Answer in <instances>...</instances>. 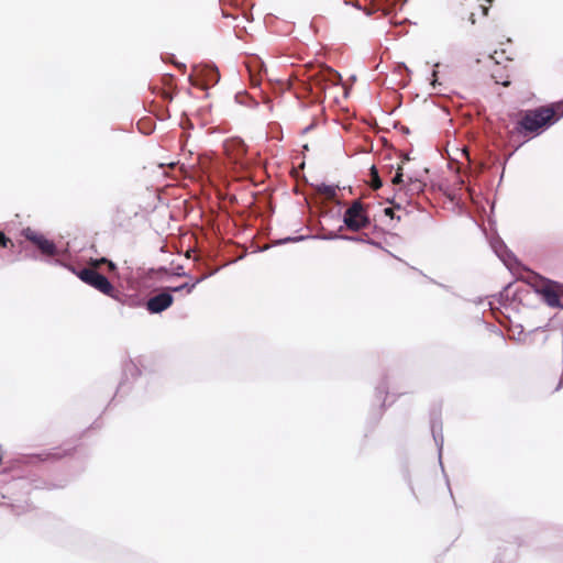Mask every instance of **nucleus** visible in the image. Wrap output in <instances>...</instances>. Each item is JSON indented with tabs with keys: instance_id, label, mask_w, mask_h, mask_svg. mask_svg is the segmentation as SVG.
<instances>
[{
	"instance_id": "1",
	"label": "nucleus",
	"mask_w": 563,
	"mask_h": 563,
	"mask_svg": "<svg viewBox=\"0 0 563 563\" xmlns=\"http://www.w3.org/2000/svg\"><path fill=\"white\" fill-rule=\"evenodd\" d=\"M21 235L29 242H31L37 250L38 254L31 255V258L35 261H42L49 265L62 266L76 275L82 283L95 288L101 294L130 307L136 306V302L132 300L128 295L118 290L109 278L99 273L97 268L76 266L69 262L70 253L69 250L59 249L56 243L47 239L43 233L37 232L30 227L22 229Z\"/></svg>"
},
{
	"instance_id": "2",
	"label": "nucleus",
	"mask_w": 563,
	"mask_h": 563,
	"mask_svg": "<svg viewBox=\"0 0 563 563\" xmlns=\"http://www.w3.org/2000/svg\"><path fill=\"white\" fill-rule=\"evenodd\" d=\"M516 115L518 119L510 134L525 139L520 145L541 135L563 117L558 103L519 110Z\"/></svg>"
},
{
	"instance_id": "3",
	"label": "nucleus",
	"mask_w": 563,
	"mask_h": 563,
	"mask_svg": "<svg viewBox=\"0 0 563 563\" xmlns=\"http://www.w3.org/2000/svg\"><path fill=\"white\" fill-rule=\"evenodd\" d=\"M341 75L329 66H318L306 73V78H298L292 85L296 97L310 103H321L325 98L328 82L338 84Z\"/></svg>"
},
{
	"instance_id": "4",
	"label": "nucleus",
	"mask_w": 563,
	"mask_h": 563,
	"mask_svg": "<svg viewBox=\"0 0 563 563\" xmlns=\"http://www.w3.org/2000/svg\"><path fill=\"white\" fill-rule=\"evenodd\" d=\"M343 225L339 228H347L350 231L357 232L371 225V219L366 211L365 205L361 200H354L343 213Z\"/></svg>"
},
{
	"instance_id": "5",
	"label": "nucleus",
	"mask_w": 563,
	"mask_h": 563,
	"mask_svg": "<svg viewBox=\"0 0 563 563\" xmlns=\"http://www.w3.org/2000/svg\"><path fill=\"white\" fill-rule=\"evenodd\" d=\"M542 300L551 308L563 309V284L544 278L536 288Z\"/></svg>"
},
{
	"instance_id": "6",
	"label": "nucleus",
	"mask_w": 563,
	"mask_h": 563,
	"mask_svg": "<svg viewBox=\"0 0 563 563\" xmlns=\"http://www.w3.org/2000/svg\"><path fill=\"white\" fill-rule=\"evenodd\" d=\"M174 296L170 294L167 287L161 292L151 296L145 302L144 307L151 314H158L166 311L174 303Z\"/></svg>"
},
{
	"instance_id": "7",
	"label": "nucleus",
	"mask_w": 563,
	"mask_h": 563,
	"mask_svg": "<svg viewBox=\"0 0 563 563\" xmlns=\"http://www.w3.org/2000/svg\"><path fill=\"white\" fill-rule=\"evenodd\" d=\"M430 428H431L432 438H433L434 443L438 449L439 463H440L442 471L444 472V467L442 464V450H443V444H444V438H443V432H442L443 427H442L441 415L437 410H432L430 413Z\"/></svg>"
},
{
	"instance_id": "8",
	"label": "nucleus",
	"mask_w": 563,
	"mask_h": 563,
	"mask_svg": "<svg viewBox=\"0 0 563 563\" xmlns=\"http://www.w3.org/2000/svg\"><path fill=\"white\" fill-rule=\"evenodd\" d=\"M490 246L494 253L506 266H510L511 263L516 261L515 254L508 249V246L499 236L490 240Z\"/></svg>"
},
{
	"instance_id": "9",
	"label": "nucleus",
	"mask_w": 563,
	"mask_h": 563,
	"mask_svg": "<svg viewBox=\"0 0 563 563\" xmlns=\"http://www.w3.org/2000/svg\"><path fill=\"white\" fill-rule=\"evenodd\" d=\"M140 374H141V372H140L139 367L132 361L125 362L123 365V378L118 386L117 394L125 393L129 389V387H128L129 376L134 378V377L139 376Z\"/></svg>"
},
{
	"instance_id": "10",
	"label": "nucleus",
	"mask_w": 563,
	"mask_h": 563,
	"mask_svg": "<svg viewBox=\"0 0 563 563\" xmlns=\"http://www.w3.org/2000/svg\"><path fill=\"white\" fill-rule=\"evenodd\" d=\"M200 81L203 85L214 86L220 80V73L217 66L208 65L201 69Z\"/></svg>"
},
{
	"instance_id": "11",
	"label": "nucleus",
	"mask_w": 563,
	"mask_h": 563,
	"mask_svg": "<svg viewBox=\"0 0 563 563\" xmlns=\"http://www.w3.org/2000/svg\"><path fill=\"white\" fill-rule=\"evenodd\" d=\"M264 63L260 59L254 60V65L249 66L250 82L253 88H260L262 81V71L264 70Z\"/></svg>"
},
{
	"instance_id": "12",
	"label": "nucleus",
	"mask_w": 563,
	"mask_h": 563,
	"mask_svg": "<svg viewBox=\"0 0 563 563\" xmlns=\"http://www.w3.org/2000/svg\"><path fill=\"white\" fill-rule=\"evenodd\" d=\"M209 275H203V276H200L198 278H196L194 282L189 283V282H186L181 285H178V286H169L167 287L168 290L170 291V294L173 295V292H180V291H186L187 294H191L192 290L196 288V286L198 284H200L202 280H205Z\"/></svg>"
},
{
	"instance_id": "13",
	"label": "nucleus",
	"mask_w": 563,
	"mask_h": 563,
	"mask_svg": "<svg viewBox=\"0 0 563 563\" xmlns=\"http://www.w3.org/2000/svg\"><path fill=\"white\" fill-rule=\"evenodd\" d=\"M404 187L410 195H419L424 191L426 184L418 178L408 177V183Z\"/></svg>"
},
{
	"instance_id": "14",
	"label": "nucleus",
	"mask_w": 563,
	"mask_h": 563,
	"mask_svg": "<svg viewBox=\"0 0 563 563\" xmlns=\"http://www.w3.org/2000/svg\"><path fill=\"white\" fill-rule=\"evenodd\" d=\"M341 240L350 241V242H355V243H366V244H369V245H373V246H376V247H382L379 242H376V241L369 239L367 234H361V235H346V234H343V236H341Z\"/></svg>"
},
{
	"instance_id": "15",
	"label": "nucleus",
	"mask_w": 563,
	"mask_h": 563,
	"mask_svg": "<svg viewBox=\"0 0 563 563\" xmlns=\"http://www.w3.org/2000/svg\"><path fill=\"white\" fill-rule=\"evenodd\" d=\"M64 455H66V451H63V453H60V452H43L40 454L32 455L30 459H31V462L34 463V462H45L48 460H59Z\"/></svg>"
},
{
	"instance_id": "16",
	"label": "nucleus",
	"mask_w": 563,
	"mask_h": 563,
	"mask_svg": "<svg viewBox=\"0 0 563 563\" xmlns=\"http://www.w3.org/2000/svg\"><path fill=\"white\" fill-rule=\"evenodd\" d=\"M234 99L238 103L250 108H256L258 106V102L245 91L236 92Z\"/></svg>"
},
{
	"instance_id": "17",
	"label": "nucleus",
	"mask_w": 563,
	"mask_h": 563,
	"mask_svg": "<svg viewBox=\"0 0 563 563\" xmlns=\"http://www.w3.org/2000/svg\"><path fill=\"white\" fill-rule=\"evenodd\" d=\"M395 71L399 75V76H402L404 74L406 75V78H401L400 79V85L401 87H406L409 82V75H410V69L406 66L405 63H398L395 67Z\"/></svg>"
},
{
	"instance_id": "18",
	"label": "nucleus",
	"mask_w": 563,
	"mask_h": 563,
	"mask_svg": "<svg viewBox=\"0 0 563 563\" xmlns=\"http://www.w3.org/2000/svg\"><path fill=\"white\" fill-rule=\"evenodd\" d=\"M100 264H106L108 266V269L110 272H114L117 271V265L115 263H113L111 260H109L108 257H99V258H91L90 260V265L91 267L93 268H97Z\"/></svg>"
},
{
	"instance_id": "19",
	"label": "nucleus",
	"mask_w": 563,
	"mask_h": 563,
	"mask_svg": "<svg viewBox=\"0 0 563 563\" xmlns=\"http://www.w3.org/2000/svg\"><path fill=\"white\" fill-rule=\"evenodd\" d=\"M317 189L319 192L324 194L330 198H333L336 196V190L339 189V186L321 183L320 185H318Z\"/></svg>"
},
{
	"instance_id": "20",
	"label": "nucleus",
	"mask_w": 563,
	"mask_h": 563,
	"mask_svg": "<svg viewBox=\"0 0 563 563\" xmlns=\"http://www.w3.org/2000/svg\"><path fill=\"white\" fill-rule=\"evenodd\" d=\"M311 238L310 239H318V240H323V241H333V240H341V236H343V234H340L335 231H329L327 233H323V234H317V235H310Z\"/></svg>"
},
{
	"instance_id": "21",
	"label": "nucleus",
	"mask_w": 563,
	"mask_h": 563,
	"mask_svg": "<svg viewBox=\"0 0 563 563\" xmlns=\"http://www.w3.org/2000/svg\"><path fill=\"white\" fill-rule=\"evenodd\" d=\"M310 238L311 236H309V235L286 236V238L279 239L276 244L283 245V244H287V243H295V242L305 241Z\"/></svg>"
},
{
	"instance_id": "22",
	"label": "nucleus",
	"mask_w": 563,
	"mask_h": 563,
	"mask_svg": "<svg viewBox=\"0 0 563 563\" xmlns=\"http://www.w3.org/2000/svg\"><path fill=\"white\" fill-rule=\"evenodd\" d=\"M391 183L394 185L405 186L404 170H402L401 166H398V168L396 169V173H395V175L391 178Z\"/></svg>"
},
{
	"instance_id": "23",
	"label": "nucleus",
	"mask_w": 563,
	"mask_h": 563,
	"mask_svg": "<svg viewBox=\"0 0 563 563\" xmlns=\"http://www.w3.org/2000/svg\"><path fill=\"white\" fill-rule=\"evenodd\" d=\"M384 11H388L398 3H404L405 0H377Z\"/></svg>"
},
{
	"instance_id": "24",
	"label": "nucleus",
	"mask_w": 563,
	"mask_h": 563,
	"mask_svg": "<svg viewBox=\"0 0 563 563\" xmlns=\"http://www.w3.org/2000/svg\"><path fill=\"white\" fill-rule=\"evenodd\" d=\"M170 275L174 277H189V274L185 271L183 265L175 266Z\"/></svg>"
},
{
	"instance_id": "25",
	"label": "nucleus",
	"mask_w": 563,
	"mask_h": 563,
	"mask_svg": "<svg viewBox=\"0 0 563 563\" xmlns=\"http://www.w3.org/2000/svg\"><path fill=\"white\" fill-rule=\"evenodd\" d=\"M388 394L387 391V383L383 380L377 387H376V397L380 399L383 396H386Z\"/></svg>"
},
{
	"instance_id": "26",
	"label": "nucleus",
	"mask_w": 563,
	"mask_h": 563,
	"mask_svg": "<svg viewBox=\"0 0 563 563\" xmlns=\"http://www.w3.org/2000/svg\"><path fill=\"white\" fill-rule=\"evenodd\" d=\"M439 67V63H437L434 65V69L432 70V74H431V82L430 85L432 86L433 89L437 88L438 85H440L439 80H438V70L437 68Z\"/></svg>"
},
{
	"instance_id": "27",
	"label": "nucleus",
	"mask_w": 563,
	"mask_h": 563,
	"mask_svg": "<svg viewBox=\"0 0 563 563\" xmlns=\"http://www.w3.org/2000/svg\"><path fill=\"white\" fill-rule=\"evenodd\" d=\"M11 240L0 230V247H7Z\"/></svg>"
},
{
	"instance_id": "28",
	"label": "nucleus",
	"mask_w": 563,
	"mask_h": 563,
	"mask_svg": "<svg viewBox=\"0 0 563 563\" xmlns=\"http://www.w3.org/2000/svg\"><path fill=\"white\" fill-rule=\"evenodd\" d=\"M371 170H372V173H373V174H375V175H376V177H378V175H377V169H376V167H375V166H372ZM380 186H382V181H380V179H379V178H377V187H380Z\"/></svg>"
},
{
	"instance_id": "29",
	"label": "nucleus",
	"mask_w": 563,
	"mask_h": 563,
	"mask_svg": "<svg viewBox=\"0 0 563 563\" xmlns=\"http://www.w3.org/2000/svg\"><path fill=\"white\" fill-rule=\"evenodd\" d=\"M430 280H431V283H434V284L439 285L440 287H442V288H443V289H445L446 291H449V290L451 289V287H450V286H446V285H444V284L438 283V282H435L434 279H431V278H430Z\"/></svg>"
},
{
	"instance_id": "30",
	"label": "nucleus",
	"mask_w": 563,
	"mask_h": 563,
	"mask_svg": "<svg viewBox=\"0 0 563 563\" xmlns=\"http://www.w3.org/2000/svg\"><path fill=\"white\" fill-rule=\"evenodd\" d=\"M385 214H386V216H389V217H390V218H393V219L395 218V217H394V213H393L391 208H386V209H385Z\"/></svg>"
},
{
	"instance_id": "31",
	"label": "nucleus",
	"mask_w": 563,
	"mask_h": 563,
	"mask_svg": "<svg viewBox=\"0 0 563 563\" xmlns=\"http://www.w3.org/2000/svg\"><path fill=\"white\" fill-rule=\"evenodd\" d=\"M314 124H310L303 129V133H307L313 129Z\"/></svg>"
},
{
	"instance_id": "32",
	"label": "nucleus",
	"mask_w": 563,
	"mask_h": 563,
	"mask_svg": "<svg viewBox=\"0 0 563 563\" xmlns=\"http://www.w3.org/2000/svg\"><path fill=\"white\" fill-rule=\"evenodd\" d=\"M558 108H561V115H563V100L558 102Z\"/></svg>"
},
{
	"instance_id": "33",
	"label": "nucleus",
	"mask_w": 563,
	"mask_h": 563,
	"mask_svg": "<svg viewBox=\"0 0 563 563\" xmlns=\"http://www.w3.org/2000/svg\"><path fill=\"white\" fill-rule=\"evenodd\" d=\"M558 108H561V115H563V100L558 102Z\"/></svg>"
},
{
	"instance_id": "34",
	"label": "nucleus",
	"mask_w": 563,
	"mask_h": 563,
	"mask_svg": "<svg viewBox=\"0 0 563 563\" xmlns=\"http://www.w3.org/2000/svg\"><path fill=\"white\" fill-rule=\"evenodd\" d=\"M558 108H561V115H563V100L558 102Z\"/></svg>"
},
{
	"instance_id": "35",
	"label": "nucleus",
	"mask_w": 563,
	"mask_h": 563,
	"mask_svg": "<svg viewBox=\"0 0 563 563\" xmlns=\"http://www.w3.org/2000/svg\"><path fill=\"white\" fill-rule=\"evenodd\" d=\"M558 108H561V115H563V100L558 102Z\"/></svg>"
},
{
	"instance_id": "36",
	"label": "nucleus",
	"mask_w": 563,
	"mask_h": 563,
	"mask_svg": "<svg viewBox=\"0 0 563 563\" xmlns=\"http://www.w3.org/2000/svg\"><path fill=\"white\" fill-rule=\"evenodd\" d=\"M189 80L191 81L192 85H199L200 84L198 80H194L192 76H189Z\"/></svg>"
},
{
	"instance_id": "37",
	"label": "nucleus",
	"mask_w": 563,
	"mask_h": 563,
	"mask_svg": "<svg viewBox=\"0 0 563 563\" xmlns=\"http://www.w3.org/2000/svg\"><path fill=\"white\" fill-rule=\"evenodd\" d=\"M158 271L162 272V273H167L168 268L165 267V266H162V267L158 268Z\"/></svg>"
},
{
	"instance_id": "38",
	"label": "nucleus",
	"mask_w": 563,
	"mask_h": 563,
	"mask_svg": "<svg viewBox=\"0 0 563 563\" xmlns=\"http://www.w3.org/2000/svg\"><path fill=\"white\" fill-rule=\"evenodd\" d=\"M508 288H509V286L505 287V288H504V291H501V292H500V296H504V292H507V291H508Z\"/></svg>"
},
{
	"instance_id": "39",
	"label": "nucleus",
	"mask_w": 563,
	"mask_h": 563,
	"mask_svg": "<svg viewBox=\"0 0 563 563\" xmlns=\"http://www.w3.org/2000/svg\"><path fill=\"white\" fill-rule=\"evenodd\" d=\"M178 67H179V68L185 69V68H186V65H185V64H183V63H179V64H178Z\"/></svg>"
},
{
	"instance_id": "40",
	"label": "nucleus",
	"mask_w": 563,
	"mask_h": 563,
	"mask_svg": "<svg viewBox=\"0 0 563 563\" xmlns=\"http://www.w3.org/2000/svg\"><path fill=\"white\" fill-rule=\"evenodd\" d=\"M141 132H142L143 134H148V133H151V130H150V131L141 130Z\"/></svg>"
},
{
	"instance_id": "41",
	"label": "nucleus",
	"mask_w": 563,
	"mask_h": 563,
	"mask_svg": "<svg viewBox=\"0 0 563 563\" xmlns=\"http://www.w3.org/2000/svg\"><path fill=\"white\" fill-rule=\"evenodd\" d=\"M445 478H446V484H448V487L450 488V481L448 478V476L445 475Z\"/></svg>"
},
{
	"instance_id": "42",
	"label": "nucleus",
	"mask_w": 563,
	"mask_h": 563,
	"mask_svg": "<svg viewBox=\"0 0 563 563\" xmlns=\"http://www.w3.org/2000/svg\"><path fill=\"white\" fill-rule=\"evenodd\" d=\"M389 170L391 172L394 168V165H388Z\"/></svg>"
}]
</instances>
